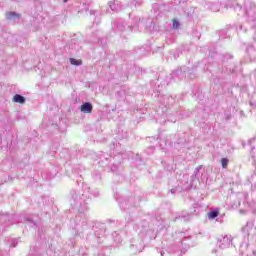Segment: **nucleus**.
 Instances as JSON below:
<instances>
[{
	"label": "nucleus",
	"mask_w": 256,
	"mask_h": 256,
	"mask_svg": "<svg viewBox=\"0 0 256 256\" xmlns=\"http://www.w3.org/2000/svg\"><path fill=\"white\" fill-rule=\"evenodd\" d=\"M250 256H256V251L253 250V251H252V254H251Z\"/></svg>",
	"instance_id": "nucleus-14"
},
{
	"label": "nucleus",
	"mask_w": 256,
	"mask_h": 256,
	"mask_svg": "<svg viewBox=\"0 0 256 256\" xmlns=\"http://www.w3.org/2000/svg\"><path fill=\"white\" fill-rule=\"evenodd\" d=\"M231 243H233V238L231 235H226L220 239L219 247L220 249H227L228 247H231Z\"/></svg>",
	"instance_id": "nucleus-2"
},
{
	"label": "nucleus",
	"mask_w": 256,
	"mask_h": 256,
	"mask_svg": "<svg viewBox=\"0 0 256 256\" xmlns=\"http://www.w3.org/2000/svg\"><path fill=\"white\" fill-rule=\"evenodd\" d=\"M199 169H201V167H197L196 169H195V172L194 173H199Z\"/></svg>",
	"instance_id": "nucleus-13"
},
{
	"label": "nucleus",
	"mask_w": 256,
	"mask_h": 256,
	"mask_svg": "<svg viewBox=\"0 0 256 256\" xmlns=\"http://www.w3.org/2000/svg\"><path fill=\"white\" fill-rule=\"evenodd\" d=\"M161 255L163 256V253H161Z\"/></svg>",
	"instance_id": "nucleus-18"
},
{
	"label": "nucleus",
	"mask_w": 256,
	"mask_h": 256,
	"mask_svg": "<svg viewBox=\"0 0 256 256\" xmlns=\"http://www.w3.org/2000/svg\"><path fill=\"white\" fill-rule=\"evenodd\" d=\"M70 63L71 65H81V62H79L77 59L75 58H71L70 59Z\"/></svg>",
	"instance_id": "nucleus-9"
},
{
	"label": "nucleus",
	"mask_w": 256,
	"mask_h": 256,
	"mask_svg": "<svg viewBox=\"0 0 256 256\" xmlns=\"http://www.w3.org/2000/svg\"><path fill=\"white\" fill-rule=\"evenodd\" d=\"M171 193H175V191L171 190Z\"/></svg>",
	"instance_id": "nucleus-17"
},
{
	"label": "nucleus",
	"mask_w": 256,
	"mask_h": 256,
	"mask_svg": "<svg viewBox=\"0 0 256 256\" xmlns=\"http://www.w3.org/2000/svg\"><path fill=\"white\" fill-rule=\"evenodd\" d=\"M109 7L112 11H117V4L115 2H109Z\"/></svg>",
	"instance_id": "nucleus-8"
},
{
	"label": "nucleus",
	"mask_w": 256,
	"mask_h": 256,
	"mask_svg": "<svg viewBox=\"0 0 256 256\" xmlns=\"http://www.w3.org/2000/svg\"><path fill=\"white\" fill-rule=\"evenodd\" d=\"M237 2V7L241 10L242 9V4L245 3V0H236Z\"/></svg>",
	"instance_id": "nucleus-10"
},
{
	"label": "nucleus",
	"mask_w": 256,
	"mask_h": 256,
	"mask_svg": "<svg viewBox=\"0 0 256 256\" xmlns=\"http://www.w3.org/2000/svg\"><path fill=\"white\" fill-rule=\"evenodd\" d=\"M81 113H85L87 115L93 113V104L90 102H85L80 106Z\"/></svg>",
	"instance_id": "nucleus-3"
},
{
	"label": "nucleus",
	"mask_w": 256,
	"mask_h": 256,
	"mask_svg": "<svg viewBox=\"0 0 256 256\" xmlns=\"http://www.w3.org/2000/svg\"><path fill=\"white\" fill-rule=\"evenodd\" d=\"M20 15L15 13V12H8L6 14V19H8V21H17V19H19Z\"/></svg>",
	"instance_id": "nucleus-4"
},
{
	"label": "nucleus",
	"mask_w": 256,
	"mask_h": 256,
	"mask_svg": "<svg viewBox=\"0 0 256 256\" xmlns=\"http://www.w3.org/2000/svg\"><path fill=\"white\" fill-rule=\"evenodd\" d=\"M245 15L248 17L249 21H255L256 19V7L253 2H246Z\"/></svg>",
	"instance_id": "nucleus-1"
},
{
	"label": "nucleus",
	"mask_w": 256,
	"mask_h": 256,
	"mask_svg": "<svg viewBox=\"0 0 256 256\" xmlns=\"http://www.w3.org/2000/svg\"><path fill=\"white\" fill-rule=\"evenodd\" d=\"M172 27H173V29H179V21L173 20Z\"/></svg>",
	"instance_id": "nucleus-11"
},
{
	"label": "nucleus",
	"mask_w": 256,
	"mask_h": 256,
	"mask_svg": "<svg viewBox=\"0 0 256 256\" xmlns=\"http://www.w3.org/2000/svg\"><path fill=\"white\" fill-rule=\"evenodd\" d=\"M208 217H209V219H216V217H219V212H217V211H211V212L208 214Z\"/></svg>",
	"instance_id": "nucleus-6"
},
{
	"label": "nucleus",
	"mask_w": 256,
	"mask_h": 256,
	"mask_svg": "<svg viewBox=\"0 0 256 256\" xmlns=\"http://www.w3.org/2000/svg\"><path fill=\"white\" fill-rule=\"evenodd\" d=\"M212 9V11H214V12H217V11H219V9H213V8H211Z\"/></svg>",
	"instance_id": "nucleus-15"
},
{
	"label": "nucleus",
	"mask_w": 256,
	"mask_h": 256,
	"mask_svg": "<svg viewBox=\"0 0 256 256\" xmlns=\"http://www.w3.org/2000/svg\"><path fill=\"white\" fill-rule=\"evenodd\" d=\"M13 101L14 103H20V105H23V103H25V97L20 94H16L13 97Z\"/></svg>",
	"instance_id": "nucleus-5"
},
{
	"label": "nucleus",
	"mask_w": 256,
	"mask_h": 256,
	"mask_svg": "<svg viewBox=\"0 0 256 256\" xmlns=\"http://www.w3.org/2000/svg\"><path fill=\"white\" fill-rule=\"evenodd\" d=\"M241 29H243V26H240V27H239V30H240V31H241Z\"/></svg>",
	"instance_id": "nucleus-16"
},
{
	"label": "nucleus",
	"mask_w": 256,
	"mask_h": 256,
	"mask_svg": "<svg viewBox=\"0 0 256 256\" xmlns=\"http://www.w3.org/2000/svg\"><path fill=\"white\" fill-rule=\"evenodd\" d=\"M221 164L223 169H227V165H229V160L227 158H222Z\"/></svg>",
	"instance_id": "nucleus-7"
},
{
	"label": "nucleus",
	"mask_w": 256,
	"mask_h": 256,
	"mask_svg": "<svg viewBox=\"0 0 256 256\" xmlns=\"http://www.w3.org/2000/svg\"><path fill=\"white\" fill-rule=\"evenodd\" d=\"M249 227H251V223H247V225L242 229L243 233H247V231H249Z\"/></svg>",
	"instance_id": "nucleus-12"
}]
</instances>
